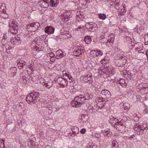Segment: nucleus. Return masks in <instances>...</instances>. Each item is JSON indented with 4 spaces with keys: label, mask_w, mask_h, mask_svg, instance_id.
<instances>
[{
    "label": "nucleus",
    "mask_w": 148,
    "mask_h": 148,
    "mask_svg": "<svg viewBox=\"0 0 148 148\" xmlns=\"http://www.w3.org/2000/svg\"><path fill=\"white\" fill-rule=\"evenodd\" d=\"M21 40V38L17 36V37H12L10 41L12 43L13 42L15 44V42H17V41H20Z\"/></svg>",
    "instance_id": "20"
},
{
    "label": "nucleus",
    "mask_w": 148,
    "mask_h": 148,
    "mask_svg": "<svg viewBox=\"0 0 148 148\" xmlns=\"http://www.w3.org/2000/svg\"><path fill=\"white\" fill-rule=\"evenodd\" d=\"M144 52H145L144 50H143V49H142L141 50H139L138 51V52L139 53H144Z\"/></svg>",
    "instance_id": "51"
},
{
    "label": "nucleus",
    "mask_w": 148,
    "mask_h": 148,
    "mask_svg": "<svg viewBox=\"0 0 148 148\" xmlns=\"http://www.w3.org/2000/svg\"><path fill=\"white\" fill-rule=\"evenodd\" d=\"M40 99V94L38 92H33L27 95L26 97V100L27 103L30 104H36Z\"/></svg>",
    "instance_id": "1"
},
{
    "label": "nucleus",
    "mask_w": 148,
    "mask_h": 148,
    "mask_svg": "<svg viewBox=\"0 0 148 148\" xmlns=\"http://www.w3.org/2000/svg\"><path fill=\"white\" fill-rule=\"evenodd\" d=\"M146 55L147 57V59H148V49H147L146 51Z\"/></svg>",
    "instance_id": "53"
},
{
    "label": "nucleus",
    "mask_w": 148,
    "mask_h": 148,
    "mask_svg": "<svg viewBox=\"0 0 148 148\" xmlns=\"http://www.w3.org/2000/svg\"><path fill=\"white\" fill-rule=\"evenodd\" d=\"M91 57L95 58L97 57H100L103 54L102 51L99 50H92L90 52Z\"/></svg>",
    "instance_id": "7"
},
{
    "label": "nucleus",
    "mask_w": 148,
    "mask_h": 148,
    "mask_svg": "<svg viewBox=\"0 0 148 148\" xmlns=\"http://www.w3.org/2000/svg\"><path fill=\"white\" fill-rule=\"evenodd\" d=\"M109 122L112 125H113V123L115 124L114 127H115L117 125L116 124V123H118L119 122V120L118 119L116 118H114L113 116H111L110 118V119L109 120Z\"/></svg>",
    "instance_id": "14"
},
{
    "label": "nucleus",
    "mask_w": 148,
    "mask_h": 148,
    "mask_svg": "<svg viewBox=\"0 0 148 148\" xmlns=\"http://www.w3.org/2000/svg\"><path fill=\"white\" fill-rule=\"evenodd\" d=\"M109 73L113 75L114 72H113L112 69L109 68L108 66H104V67L101 68L99 70L98 73L100 75H103V76L104 78H106L109 76V75L106 74V72Z\"/></svg>",
    "instance_id": "3"
},
{
    "label": "nucleus",
    "mask_w": 148,
    "mask_h": 148,
    "mask_svg": "<svg viewBox=\"0 0 148 148\" xmlns=\"http://www.w3.org/2000/svg\"><path fill=\"white\" fill-rule=\"evenodd\" d=\"M78 133V132H77V133L75 131H72V133L73 134L75 135V136H76V134H77Z\"/></svg>",
    "instance_id": "52"
},
{
    "label": "nucleus",
    "mask_w": 148,
    "mask_h": 148,
    "mask_svg": "<svg viewBox=\"0 0 148 148\" xmlns=\"http://www.w3.org/2000/svg\"><path fill=\"white\" fill-rule=\"evenodd\" d=\"M131 73L130 72L128 71L127 72L125 73L124 75V77L127 79V80H130L131 79Z\"/></svg>",
    "instance_id": "26"
},
{
    "label": "nucleus",
    "mask_w": 148,
    "mask_h": 148,
    "mask_svg": "<svg viewBox=\"0 0 148 148\" xmlns=\"http://www.w3.org/2000/svg\"><path fill=\"white\" fill-rule=\"evenodd\" d=\"M103 133H104V135L105 136H110L112 134V132L110 131L109 129L106 130H104L103 131Z\"/></svg>",
    "instance_id": "24"
},
{
    "label": "nucleus",
    "mask_w": 148,
    "mask_h": 148,
    "mask_svg": "<svg viewBox=\"0 0 148 148\" xmlns=\"http://www.w3.org/2000/svg\"><path fill=\"white\" fill-rule=\"evenodd\" d=\"M88 0H81V1H82V2H85V3H86L87 2H88Z\"/></svg>",
    "instance_id": "58"
},
{
    "label": "nucleus",
    "mask_w": 148,
    "mask_h": 148,
    "mask_svg": "<svg viewBox=\"0 0 148 148\" xmlns=\"http://www.w3.org/2000/svg\"><path fill=\"white\" fill-rule=\"evenodd\" d=\"M145 42L144 44L145 45L148 44V34L146 35L145 36Z\"/></svg>",
    "instance_id": "32"
},
{
    "label": "nucleus",
    "mask_w": 148,
    "mask_h": 148,
    "mask_svg": "<svg viewBox=\"0 0 148 148\" xmlns=\"http://www.w3.org/2000/svg\"><path fill=\"white\" fill-rule=\"evenodd\" d=\"M27 28L28 29V30L29 31L33 32H34L37 30L34 27L30 26V24L27 25Z\"/></svg>",
    "instance_id": "21"
},
{
    "label": "nucleus",
    "mask_w": 148,
    "mask_h": 148,
    "mask_svg": "<svg viewBox=\"0 0 148 148\" xmlns=\"http://www.w3.org/2000/svg\"><path fill=\"white\" fill-rule=\"evenodd\" d=\"M125 12V9H122L121 11V12H119L120 14L121 15H123L124 14Z\"/></svg>",
    "instance_id": "43"
},
{
    "label": "nucleus",
    "mask_w": 148,
    "mask_h": 148,
    "mask_svg": "<svg viewBox=\"0 0 148 148\" xmlns=\"http://www.w3.org/2000/svg\"><path fill=\"white\" fill-rule=\"evenodd\" d=\"M87 148H97V147L95 146H89L87 147Z\"/></svg>",
    "instance_id": "49"
},
{
    "label": "nucleus",
    "mask_w": 148,
    "mask_h": 148,
    "mask_svg": "<svg viewBox=\"0 0 148 148\" xmlns=\"http://www.w3.org/2000/svg\"><path fill=\"white\" fill-rule=\"evenodd\" d=\"M56 56L55 58L57 59H59L63 57L64 56V53L61 50H59L56 51Z\"/></svg>",
    "instance_id": "15"
},
{
    "label": "nucleus",
    "mask_w": 148,
    "mask_h": 148,
    "mask_svg": "<svg viewBox=\"0 0 148 148\" xmlns=\"http://www.w3.org/2000/svg\"><path fill=\"white\" fill-rule=\"evenodd\" d=\"M99 18L102 20H104L106 18V16L105 14H99Z\"/></svg>",
    "instance_id": "29"
},
{
    "label": "nucleus",
    "mask_w": 148,
    "mask_h": 148,
    "mask_svg": "<svg viewBox=\"0 0 148 148\" xmlns=\"http://www.w3.org/2000/svg\"><path fill=\"white\" fill-rule=\"evenodd\" d=\"M59 2V0H56V1L55 2V3H56V6L58 5V4Z\"/></svg>",
    "instance_id": "61"
},
{
    "label": "nucleus",
    "mask_w": 148,
    "mask_h": 148,
    "mask_svg": "<svg viewBox=\"0 0 148 148\" xmlns=\"http://www.w3.org/2000/svg\"><path fill=\"white\" fill-rule=\"evenodd\" d=\"M106 60L105 59H103L102 61L101 62H102V63H105L106 62Z\"/></svg>",
    "instance_id": "56"
},
{
    "label": "nucleus",
    "mask_w": 148,
    "mask_h": 148,
    "mask_svg": "<svg viewBox=\"0 0 148 148\" xmlns=\"http://www.w3.org/2000/svg\"><path fill=\"white\" fill-rule=\"evenodd\" d=\"M136 89L138 90V92L141 91L143 92V91H145V89H148V87H143V85L141 84H140L136 86Z\"/></svg>",
    "instance_id": "17"
},
{
    "label": "nucleus",
    "mask_w": 148,
    "mask_h": 148,
    "mask_svg": "<svg viewBox=\"0 0 148 148\" xmlns=\"http://www.w3.org/2000/svg\"><path fill=\"white\" fill-rule=\"evenodd\" d=\"M84 52L83 49H78L77 50L73 52V53L74 56H79L82 55Z\"/></svg>",
    "instance_id": "16"
},
{
    "label": "nucleus",
    "mask_w": 148,
    "mask_h": 148,
    "mask_svg": "<svg viewBox=\"0 0 148 148\" xmlns=\"http://www.w3.org/2000/svg\"><path fill=\"white\" fill-rule=\"evenodd\" d=\"M84 41L86 43L89 44L91 41V39L90 36H87L84 38Z\"/></svg>",
    "instance_id": "25"
},
{
    "label": "nucleus",
    "mask_w": 148,
    "mask_h": 148,
    "mask_svg": "<svg viewBox=\"0 0 148 148\" xmlns=\"http://www.w3.org/2000/svg\"><path fill=\"white\" fill-rule=\"evenodd\" d=\"M72 14L71 12L68 11L64 12L61 15V18L62 21L65 23L70 19L71 17Z\"/></svg>",
    "instance_id": "5"
},
{
    "label": "nucleus",
    "mask_w": 148,
    "mask_h": 148,
    "mask_svg": "<svg viewBox=\"0 0 148 148\" xmlns=\"http://www.w3.org/2000/svg\"><path fill=\"white\" fill-rule=\"evenodd\" d=\"M34 143V142L31 140H29L28 143V144L30 147H32V148H34L35 145L33 144Z\"/></svg>",
    "instance_id": "28"
},
{
    "label": "nucleus",
    "mask_w": 148,
    "mask_h": 148,
    "mask_svg": "<svg viewBox=\"0 0 148 148\" xmlns=\"http://www.w3.org/2000/svg\"><path fill=\"white\" fill-rule=\"evenodd\" d=\"M86 132V130L84 128L82 129L80 131V133L82 134H84Z\"/></svg>",
    "instance_id": "46"
},
{
    "label": "nucleus",
    "mask_w": 148,
    "mask_h": 148,
    "mask_svg": "<svg viewBox=\"0 0 148 148\" xmlns=\"http://www.w3.org/2000/svg\"><path fill=\"white\" fill-rule=\"evenodd\" d=\"M29 68L31 69L32 71V70L33 67L32 66H29Z\"/></svg>",
    "instance_id": "62"
},
{
    "label": "nucleus",
    "mask_w": 148,
    "mask_h": 148,
    "mask_svg": "<svg viewBox=\"0 0 148 148\" xmlns=\"http://www.w3.org/2000/svg\"><path fill=\"white\" fill-rule=\"evenodd\" d=\"M10 32L13 34H16L18 33V26L17 25H13L12 26H10Z\"/></svg>",
    "instance_id": "9"
},
{
    "label": "nucleus",
    "mask_w": 148,
    "mask_h": 148,
    "mask_svg": "<svg viewBox=\"0 0 148 148\" xmlns=\"http://www.w3.org/2000/svg\"><path fill=\"white\" fill-rule=\"evenodd\" d=\"M54 58H56L55 57L54 58H50V61L52 62H54L55 60L54 59Z\"/></svg>",
    "instance_id": "48"
},
{
    "label": "nucleus",
    "mask_w": 148,
    "mask_h": 148,
    "mask_svg": "<svg viewBox=\"0 0 148 148\" xmlns=\"http://www.w3.org/2000/svg\"><path fill=\"white\" fill-rule=\"evenodd\" d=\"M102 95L103 96V97L106 98H109L110 97L111 93L108 90L106 89L103 90L101 92Z\"/></svg>",
    "instance_id": "10"
},
{
    "label": "nucleus",
    "mask_w": 148,
    "mask_h": 148,
    "mask_svg": "<svg viewBox=\"0 0 148 148\" xmlns=\"http://www.w3.org/2000/svg\"><path fill=\"white\" fill-rule=\"evenodd\" d=\"M26 78L25 77V76H23L22 77V79L24 81L23 83H26L27 82V80L25 79Z\"/></svg>",
    "instance_id": "47"
},
{
    "label": "nucleus",
    "mask_w": 148,
    "mask_h": 148,
    "mask_svg": "<svg viewBox=\"0 0 148 148\" xmlns=\"http://www.w3.org/2000/svg\"><path fill=\"white\" fill-rule=\"evenodd\" d=\"M123 122H122V121H121V120L120 122L118 123L119 125H120L122 126L123 125Z\"/></svg>",
    "instance_id": "50"
},
{
    "label": "nucleus",
    "mask_w": 148,
    "mask_h": 148,
    "mask_svg": "<svg viewBox=\"0 0 148 148\" xmlns=\"http://www.w3.org/2000/svg\"><path fill=\"white\" fill-rule=\"evenodd\" d=\"M121 52L120 51H118L117 52V56L118 57H119V59H122L123 58V57L122 56V55L121 54H120V52Z\"/></svg>",
    "instance_id": "39"
},
{
    "label": "nucleus",
    "mask_w": 148,
    "mask_h": 148,
    "mask_svg": "<svg viewBox=\"0 0 148 148\" xmlns=\"http://www.w3.org/2000/svg\"><path fill=\"white\" fill-rule=\"evenodd\" d=\"M88 109L90 112H94L93 110L94 108L92 107L88 106Z\"/></svg>",
    "instance_id": "41"
},
{
    "label": "nucleus",
    "mask_w": 148,
    "mask_h": 148,
    "mask_svg": "<svg viewBox=\"0 0 148 148\" xmlns=\"http://www.w3.org/2000/svg\"><path fill=\"white\" fill-rule=\"evenodd\" d=\"M115 2H116V0H110L109 2H113L114 3Z\"/></svg>",
    "instance_id": "54"
},
{
    "label": "nucleus",
    "mask_w": 148,
    "mask_h": 148,
    "mask_svg": "<svg viewBox=\"0 0 148 148\" xmlns=\"http://www.w3.org/2000/svg\"><path fill=\"white\" fill-rule=\"evenodd\" d=\"M55 29L51 26H47L45 29V31L49 34H52L54 33Z\"/></svg>",
    "instance_id": "12"
},
{
    "label": "nucleus",
    "mask_w": 148,
    "mask_h": 148,
    "mask_svg": "<svg viewBox=\"0 0 148 148\" xmlns=\"http://www.w3.org/2000/svg\"><path fill=\"white\" fill-rule=\"evenodd\" d=\"M82 28V27H81V26H79V27H78L77 28H75V29L76 30H77L78 29H81Z\"/></svg>",
    "instance_id": "59"
},
{
    "label": "nucleus",
    "mask_w": 148,
    "mask_h": 148,
    "mask_svg": "<svg viewBox=\"0 0 148 148\" xmlns=\"http://www.w3.org/2000/svg\"><path fill=\"white\" fill-rule=\"evenodd\" d=\"M105 104V102H103L101 104H100L99 103H98L97 105V106L99 107V108H102L104 107V105Z\"/></svg>",
    "instance_id": "35"
},
{
    "label": "nucleus",
    "mask_w": 148,
    "mask_h": 148,
    "mask_svg": "<svg viewBox=\"0 0 148 148\" xmlns=\"http://www.w3.org/2000/svg\"><path fill=\"white\" fill-rule=\"evenodd\" d=\"M30 26L34 27L37 29L40 26V24L39 23L36 22L30 23Z\"/></svg>",
    "instance_id": "23"
},
{
    "label": "nucleus",
    "mask_w": 148,
    "mask_h": 148,
    "mask_svg": "<svg viewBox=\"0 0 148 148\" xmlns=\"http://www.w3.org/2000/svg\"><path fill=\"white\" fill-rule=\"evenodd\" d=\"M114 40V38L113 37H111L110 38V39L108 38L107 41V42H113Z\"/></svg>",
    "instance_id": "40"
},
{
    "label": "nucleus",
    "mask_w": 148,
    "mask_h": 148,
    "mask_svg": "<svg viewBox=\"0 0 148 148\" xmlns=\"http://www.w3.org/2000/svg\"><path fill=\"white\" fill-rule=\"evenodd\" d=\"M56 82H57L58 84L61 87L63 88L64 86H66L68 84V81L66 79H64L61 77H59L57 79H54Z\"/></svg>",
    "instance_id": "4"
},
{
    "label": "nucleus",
    "mask_w": 148,
    "mask_h": 148,
    "mask_svg": "<svg viewBox=\"0 0 148 148\" xmlns=\"http://www.w3.org/2000/svg\"><path fill=\"white\" fill-rule=\"evenodd\" d=\"M138 25H137L136 26V27L134 29V31L136 32L137 30V29H138Z\"/></svg>",
    "instance_id": "55"
},
{
    "label": "nucleus",
    "mask_w": 148,
    "mask_h": 148,
    "mask_svg": "<svg viewBox=\"0 0 148 148\" xmlns=\"http://www.w3.org/2000/svg\"><path fill=\"white\" fill-rule=\"evenodd\" d=\"M67 77L69 78V79H71V78L72 77L71 75H68V76Z\"/></svg>",
    "instance_id": "60"
},
{
    "label": "nucleus",
    "mask_w": 148,
    "mask_h": 148,
    "mask_svg": "<svg viewBox=\"0 0 148 148\" xmlns=\"http://www.w3.org/2000/svg\"><path fill=\"white\" fill-rule=\"evenodd\" d=\"M116 144H117V143L116 141H114L112 142V148H113V147H116Z\"/></svg>",
    "instance_id": "44"
},
{
    "label": "nucleus",
    "mask_w": 148,
    "mask_h": 148,
    "mask_svg": "<svg viewBox=\"0 0 148 148\" xmlns=\"http://www.w3.org/2000/svg\"><path fill=\"white\" fill-rule=\"evenodd\" d=\"M84 99L83 98V95L81 94L75 97L71 102V106L73 107H80L83 103H84Z\"/></svg>",
    "instance_id": "2"
},
{
    "label": "nucleus",
    "mask_w": 148,
    "mask_h": 148,
    "mask_svg": "<svg viewBox=\"0 0 148 148\" xmlns=\"http://www.w3.org/2000/svg\"><path fill=\"white\" fill-rule=\"evenodd\" d=\"M63 35L67 38H70L71 36V35L69 34V31L66 32V33H64Z\"/></svg>",
    "instance_id": "34"
},
{
    "label": "nucleus",
    "mask_w": 148,
    "mask_h": 148,
    "mask_svg": "<svg viewBox=\"0 0 148 148\" xmlns=\"http://www.w3.org/2000/svg\"><path fill=\"white\" fill-rule=\"evenodd\" d=\"M84 81L88 84H92L93 82L92 76L91 74L85 75L83 78Z\"/></svg>",
    "instance_id": "8"
},
{
    "label": "nucleus",
    "mask_w": 148,
    "mask_h": 148,
    "mask_svg": "<svg viewBox=\"0 0 148 148\" xmlns=\"http://www.w3.org/2000/svg\"><path fill=\"white\" fill-rule=\"evenodd\" d=\"M98 102L99 103L104 102H105V101L103 100V97H99L97 98Z\"/></svg>",
    "instance_id": "38"
},
{
    "label": "nucleus",
    "mask_w": 148,
    "mask_h": 148,
    "mask_svg": "<svg viewBox=\"0 0 148 148\" xmlns=\"http://www.w3.org/2000/svg\"><path fill=\"white\" fill-rule=\"evenodd\" d=\"M114 4L115 5V8L116 9H118L119 8L118 6L119 5V3L118 1L116 0V2H115L114 3Z\"/></svg>",
    "instance_id": "37"
},
{
    "label": "nucleus",
    "mask_w": 148,
    "mask_h": 148,
    "mask_svg": "<svg viewBox=\"0 0 148 148\" xmlns=\"http://www.w3.org/2000/svg\"><path fill=\"white\" fill-rule=\"evenodd\" d=\"M50 5L52 7H56V3H55L54 0H51L50 2Z\"/></svg>",
    "instance_id": "31"
},
{
    "label": "nucleus",
    "mask_w": 148,
    "mask_h": 148,
    "mask_svg": "<svg viewBox=\"0 0 148 148\" xmlns=\"http://www.w3.org/2000/svg\"><path fill=\"white\" fill-rule=\"evenodd\" d=\"M83 98L84 99V101H85L92 98V96L90 95L88 93L86 92L84 95H83Z\"/></svg>",
    "instance_id": "18"
},
{
    "label": "nucleus",
    "mask_w": 148,
    "mask_h": 148,
    "mask_svg": "<svg viewBox=\"0 0 148 148\" xmlns=\"http://www.w3.org/2000/svg\"><path fill=\"white\" fill-rule=\"evenodd\" d=\"M123 106L124 110H128L130 108V105L128 103H124Z\"/></svg>",
    "instance_id": "27"
},
{
    "label": "nucleus",
    "mask_w": 148,
    "mask_h": 148,
    "mask_svg": "<svg viewBox=\"0 0 148 148\" xmlns=\"http://www.w3.org/2000/svg\"><path fill=\"white\" fill-rule=\"evenodd\" d=\"M17 70V69L15 67L10 68L8 72L10 76L12 77L15 76L16 74Z\"/></svg>",
    "instance_id": "11"
},
{
    "label": "nucleus",
    "mask_w": 148,
    "mask_h": 148,
    "mask_svg": "<svg viewBox=\"0 0 148 148\" xmlns=\"http://www.w3.org/2000/svg\"><path fill=\"white\" fill-rule=\"evenodd\" d=\"M49 147H50V148H51V147L50 146H49V145H48L47 146H46V148H49Z\"/></svg>",
    "instance_id": "63"
},
{
    "label": "nucleus",
    "mask_w": 148,
    "mask_h": 148,
    "mask_svg": "<svg viewBox=\"0 0 148 148\" xmlns=\"http://www.w3.org/2000/svg\"><path fill=\"white\" fill-rule=\"evenodd\" d=\"M140 128V126L139 125L136 124L135 125L134 127V130L135 131H139Z\"/></svg>",
    "instance_id": "30"
},
{
    "label": "nucleus",
    "mask_w": 148,
    "mask_h": 148,
    "mask_svg": "<svg viewBox=\"0 0 148 148\" xmlns=\"http://www.w3.org/2000/svg\"><path fill=\"white\" fill-rule=\"evenodd\" d=\"M18 68L19 69H21L23 68H27L28 65L27 63L23 60L18 59L17 61Z\"/></svg>",
    "instance_id": "6"
},
{
    "label": "nucleus",
    "mask_w": 148,
    "mask_h": 148,
    "mask_svg": "<svg viewBox=\"0 0 148 148\" xmlns=\"http://www.w3.org/2000/svg\"><path fill=\"white\" fill-rule=\"evenodd\" d=\"M85 27L86 29L89 32H93L95 30V28L92 24L88 23H86Z\"/></svg>",
    "instance_id": "13"
},
{
    "label": "nucleus",
    "mask_w": 148,
    "mask_h": 148,
    "mask_svg": "<svg viewBox=\"0 0 148 148\" xmlns=\"http://www.w3.org/2000/svg\"><path fill=\"white\" fill-rule=\"evenodd\" d=\"M49 56L50 58H54L55 57V56L53 52H51L49 53Z\"/></svg>",
    "instance_id": "45"
},
{
    "label": "nucleus",
    "mask_w": 148,
    "mask_h": 148,
    "mask_svg": "<svg viewBox=\"0 0 148 148\" xmlns=\"http://www.w3.org/2000/svg\"><path fill=\"white\" fill-rule=\"evenodd\" d=\"M0 16L4 18H7L8 17V15L6 13L1 14Z\"/></svg>",
    "instance_id": "33"
},
{
    "label": "nucleus",
    "mask_w": 148,
    "mask_h": 148,
    "mask_svg": "<svg viewBox=\"0 0 148 148\" xmlns=\"http://www.w3.org/2000/svg\"><path fill=\"white\" fill-rule=\"evenodd\" d=\"M146 125H143V127L142 126H140V130L143 131L144 129H148V127L147 125L146 127H145L144 126L145 125V126Z\"/></svg>",
    "instance_id": "36"
},
{
    "label": "nucleus",
    "mask_w": 148,
    "mask_h": 148,
    "mask_svg": "<svg viewBox=\"0 0 148 148\" xmlns=\"http://www.w3.org/2000/svg\"><path fill=\"white\" fill-rule=\"evenodd\" d=\"M139 132V134H143V131H140L139 130V131H138Z\"/></svg>",
    "instance_id": "57"
},
{
    "label": "nucleus",
    "mask_w": 148,
    "mask_h": 148,
    "mask_svg": "<svg viewBox=\"0 0 148 148\" xmlns=\"http://www.w3.org/2000/svg\"><path fill=\"white\" fill-rule=\"evenodd\" d=\"M118 83L122 87H126L127 86V84L125 82V79H121L119 82H118Z\"/></svg>",
    "instance_id": "22"
},
{
    "label": "nucleus",
    "mask_w": 148,
    "mask_h": 148,
    "mask_svg": "<svg viewBox=\"0 0 148 148\" xmlns=\"http://www.w3.org/2000/svg\"><path fill=\"white\" fill-rule=\"evenodd\" d=\"M134 136H135L134 135V134H133V135H132V136H131V138H133L134 137Z\"/></svg>",
    "instance_id": "64"
},
{
    "label": "nucleus",
    "mask_w": 148,
    "mask_h": 148,
    "mask_svg": "<svg viewBox=\"0 0 148 148\" xmlns=\"http://www.w3.org/2000/svg\"><path fill=\"white\" fill-rule=\"evenodd\" d=\"M127 117H124L121 120V121L122 122L125 123L127 121Z\"/></svg>",
    "instance_id": "42"
},
{
    "label": "nucleus",
    "mask_w": 148,
    "mask_h": 148,
    "mask_svg": "<svg viewBox=\"0 0 148 148\" xmlns=\"http://www.w3.org/2000/svg\"><path fill=\"white\" fill-rule=\"evenodd\" d=\"M42 85L46 87L49 89L52 86V82L49 81L47 83L44 82L42 83Z\"/></svg>",
    "instance_id": "19"
}]
</instances>
